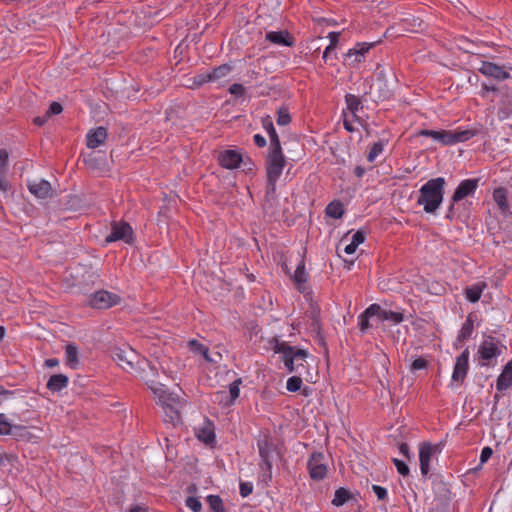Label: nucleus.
<instances>
[{
	"mask_svg": "<svg viewBox=\"0 0 512 512\" xmlns=\"http://www.w3.org/2000/svg\"><path fill=\"white\" fill-rule=\"evenodd\" d=\"M286 166V158L282 147L268 148L265 157L266 169V192L263 207L265 210L272 209L277 202L276 184Z\"/></svg>",
	"mask_w": 512,
	"mask_h": 512,
	"instance_id": "obj_1",
	"label": "nucleus"
},
{
	"mask_svg": "<svg viewBox=\"0 0 512 512\" xmlns=\"http://www.w3.org/2000/svg\"><path fill=\"white\" fill-rule=\"evenodd\" d=\"M446 181L443 177H437L428 180L419 190L417 203L423 206L426 213H435L440 207L443 197Z\"/></svg>",
	"mask_w": 512,
	"mask_h": 512,
	"instance_id": "obj_2",
	"label": "nucleus"
},
{
	"mask_svg": "<svg viewBox=\"0 0 512 512\" xmlns=\"http://www.w3.org/2000/svg\"><path fill=\"white\" fill-rule=\"evenodd\" d=\"M145 363L147 367H149L152 377H149L148 373L143 370V374L140 375V378L145 381L146 385L153 393L154 398L157 400V403L171 407H183L184 402L177 394L168 392L165 385L156 381L158 376L157 368L150 363Z\"/></svg>",
	"mask_w": 512,
	"mask_h": 512,
	"instance_id": "obj_3",
	"label": "nucleus"
},
{
	"mask_svg": "<svg viewBox=\"0 0 512 512\" xmlns=\"http://www.w3.org/2000/svg\"><path fill=\"white\" fill-rule=\"evenodd\" d=\"M478 133L475 129L456 128L454 130H429L422 129L418 135L431 137L434 141L439 142L443 146H451L458 143L466 142L476 136Z\"/></svg>",
	"mask_w": 512,
	"mask_h": 512,
	"instance_id": "obj_4",
	"label": "nucleus"
},
{
	"mask_svg": "<svg viewBox=\"0 0 512 512\" xmlns=\"http://www.w3.org/2000/svg\"><path fill=\"white\" fill-rule=\"evenodd\" d=\"M257 448L261 462L259 466L269 479L272 477L273 460L278 455L276 444L273 442L269 433H262L257 439Z\"/></svg>",
	"mask_w": 512,
	"mask_h": 512,
	"instance_id": "obj_5",
	"label": "nucleus"
},
{
	"mask_svg": "<svg viewBox=\"0 0 512 512\" xmlns=\"http://www.w3.org/2000/svg\"><path fill=\"white\" fill-rule=\"evenodd\" d=\"M112 358L114 361L117 362V364L125 371L129 373H138L140 376L143 374V370H145L149 377L151 376L150 369L146 370L145 368H142L138 370L139 365V355L138 353L132 349L129 346H123V347H115L111 352Z\"/></svg>",
	"mask_w": 512,
	"mask_h": 512,
	"instance_id": "obj_6",
	"label": "nucleus"
},
{
	"mask_svg": "<svg viewBox=\"0 0 512 512\" xmlns=\"http://www.w3.org/2000/svg\"><path fill=\"white\" fill-rule=\"evenodd\" d=\"M479 178L474 179H465L462 180L457 186L454 194L451 197V204L448 208L446 218L449 220H454L458 218L455 212V203L463 200L468 196H473L479 186Z\"/></svg>",
	"mask_w": 512,
	"mask_h": 512,
	"instance_id": "obj_7",
	"label": "nucleus"
},
{
	"mask_svg": "<svg viewBox=\"0 0 512 512\" xmlns=\"http://www.w3.org/2000/svg\"><path fill=\"white\" fill-rule=\"evenodd\" d=\"M121 302V297L107 290H98L89 295L87 304L94 309H109Z\"/></svg>",
	"mask_w": 512,
	"mask_h": 512,
	"instance_id": "obj_8",
	"label": "nucleus"
},
{
	"mask_svg": "<svg viewBox=\"0 0 512 512\" xmlns=\"http://www.w3.org/2000/svg\"><path fill=\"white\" fill-rule=\"evenodd\" d=\"M134 240V231L131 225L125 221H114L111 224V232L105 238V243H113L123 241L126 244H131Z\"/></svg>",
	"mask_w": 512,
	"mask_h": 512,
	"instance_id": "obj_9",
	"label": "nucleus"
},
{
	"mask_svg": "<svg viewBox=\"0 0 512 512\" xmlns=\"http://www.w3.org/2000/svg\"><path fill=\"white\" fill-rule=\"evenodd\" d=\"M307 357L308 352L306 350L296 347L289 357H285L284 365L288 372L302 376L306 372Z\"/></svg>",
	"mask_w": 512,
	"mask_h": 512,
	"instance_id": "obj_10",
	"label": "nucleus"
},
{
	"mask_svg": "<svg viewBox=\"0 0 512 512\" xmlns=\"http://www.w3.org/2000/svg\"><path fill=\"white\" fill-rule=\"evenodd\" d=\"M501 354V350L493 337H488L479 346L477 355L481 366H489L493 359Z\"/></svg>",
	"mask_w": 512,
	"mask_h": 512,
	"instance_id": "obj_11",
	"label": "nucleus"
},
{
	"mask_svg": "<svg viewBox=\"0 0 512 512\" xmlns=\"http://www.w3.org/2000/svg\"><path fill=\"white\" fill-rule=\"evenodd\" d=\"M440 446L437 444H431L428 442H424L419 447V462H420V471L422 476H427L430 471V463L432 457L438 453H440Z\"/></svg>",
	"mask_w": 512,
	"mask_h": 512,
	"instance_id": "obj_12",
	"label": "nucleus"
},
{
	"mask_svg": "<svg viewBox=\"0 0 512 512\" xmlns=\"http://www.w3.org/2000/svg\"><path fill=\"white\" fill-rule=\"evenodd\" d=\"M324 459V454L320 452H314L308 459L307 468L313 480H322L327 475V466Z\"/></svg>",
	"mask_w": 512,
	"mask_h": 512,
	"instance_id": "obj_13",
	"label": "nucleus"
},
{
	"mask_svg": "<svg viewBox=\"0 0 512 512\" xmlns=\"http://www.w3.org/2000/svg\"><path fill=\"white\" fill-rule=\"evenodd\" d=\"M478 71L482 75L491 77L497 81H503L510 77V73L505 69L504 66H499L489 61H482Z\"/></svg>",
	"mask_w": 512,
	"mask_h": 512,
	"instance_id": "obj_14",
	"label": "nucleus"
},
{
	"mask_svg": "<svg viewBox=\"0 0 512 512\" xmlns=\"http://www.w3.org/2000/svg\"><path fill=\"white\" fill-rule=\"evenodd\" d=\"M469 368V350L468 348L456 358L454 369L452 373V380L456 382H463Z\"/></svg>",
	"mask_w": 512,
	"mask_h": 512,
	"instance_id": "obj_15",
	"label": "nucleus"
},
{
	"mask_svg": "<svg viewBox=\"0 0 512 512\" xmlns=\"http://www.w3.org/2000/svg\"><path fill=\"white\" fill-rule=\"evenodd\" d=\"M217 160L223 168L232 170L239 167L242 155L237 150L227 149L218 154Z\"/></svg>",
	"mask_w": 512,
	"mask_h": 512,
	"instance_id": "obj_16",
	"label": "nucleus"
},
{
	"mask_svg": "<svg viewBox=\"0 0 512 512\" xmlns=\"http://www.w3.org/2000/svg\"><path fill=\"white\" fill-rule=\"evenodd\" d=\"M373 46L372 43H358L355 47L348 50L345 55V60L349 65H355L360 63L364 59V55L370 50Z\"/></svg>",
	"mask_w": 512,
	"mask_h": 512,
	"instance_id": "obj_17",
	"label": "nucleus"
},
{
	"mask_svg": "<svg viewBox=\"0 0 512 512\" xmlns=\"http://www.w3.org/2000/svg\"><path fill=\"white\" fill-rule=\"evenodd\" d=\"M265 39L275 45L291 47L294 45V38L287 30L269 31Z\"/></svg>",
	"mask_w": 512,
	"mask_h": 512,
	"instance_id": "obj_18",
	"label": "nucleus"
},
{
	"mask_svg": "<svg viewBox=\"0 0 512 512\" xmlns=\"http://www.w3.org/2000/svg\"><path fill=\"white\" fill-rule=\"evenodd\" d=\"M108 137L107 129L105 127H97L89 130L86 135L88 148L95 149L103 144Z\"/></svg>",
	"mask_w": 512,
	"mask_h": 512,
	"instance_id": "obj_19",
	"label": "nucleus"
},
{
	"mask_svg": "<svg viewBox=\"0 0 512 512\" xmlns=\"http://www.w3.org/2000/svg\"><path fill=\"white\" fill-rule=\"evenodd\" d=\"M29 191L38 198H47L52 195L51 184L44 180H34L28 182Z\"/></svg>",
	"mask_w": 512,
	"mask_h": 512,
	"instance_id": "obj_20",
	"label": "nucleus"
},
{
	"mask_svg": "<svg viewBox=\"0 0 512 512\" xmlns=\"http://www.w3.org/2000/svg\"><path fill=\"white\" fill-rule=\"evenodd\" d=\"M292 280L299 292L304 293L307 290L306 283L308 280V273L306 272L305 262L303 259L297 265L296 270L292 276Z\"/></svg>",
	"mask_w": 512,
	"mask_h": 512,
	"instance_id": "obj_21",
	"label": "nucleus"
},
{
	"mask_svg": "<svg viewBox=\"0 0 512 512\" xmlns=\"http://www.w3.org/2000/svg\"><path fill=\"white\" fill-rule=\"evenodd\" d=\"M512 386V359L504 366L501 374L498 376L496 388L498 391L507 390Z\"/></svg>",
	"mask_w": 512,
	"mask_h": 512,
	"instance_id": "obj_22",
	"label": "nucleus"
},
{
	"mask_svg": "<svg viewBox=\"0 0 512 512\" xmlns=\"http://www.w3.org/2000/svg\"><path fill=\"white\" fill-rule=\"evenodd\" d=\"M262 126L267 132L270 140L269 148L281 147L280 139L269 116L262 119Z\"/></svg>",
	"mask_w": 512,
	"mask_h": 512,
	"instance_id": "obj_23",
	"label": "nucleus"
},
{
	"mask_svg": "<svg viewBox=\"0 0 512 512\" xmlns=\"http://www.w3.org/2000/svg\"><path fill=\"white\" fill-rule=\"evenodd\" d=\"M66 365L71 369H77L80 365L79 351L75 344H67L65 346Z\"/></svg>",
	"mask_w": 512,
	"mask_h": 512,
	"instance_id": "obj_24",
	"label": "nucleus"
},
{
	"mask_svg": "<svg viewBox=\"0 0 512 512\" xmlns=\"http://www.w3.org/2000/svg\"><path fill=\"white\" fill-rule=\"evenodd\" d=\"M487 287L485 282H477L471 286H468L464 290V295L468 301L475 303L479 301L482 292Z\"/></svg>",
	"mask_w": 512,
	"mask_h": 512,
	"instance_id": "obj_25",
	"label": "nucleus"
},
{
	"mask_svg": "<svg viewBox=\"0 0 512 512\" xmlns=\"http://www.w3.org/2000/svg\"><path fill=\"white\" fill-rule=\"evenodd\" d=\"M69 379L64 374H55L52 375L48 382L47 388L52 392H59L62 389L66 388L68 385Z\"/></svg>",
	"mask_w": 512,
	"mask_h": 512,
	"instance_id": "obj_26",
	"label": "nucleus"
},
{
	"mask_svg": "<svg viewBox=\"0 0 512 512\" xmlns=\"http://www.w3.org/2000/svg\"><path fill=\"white\" fill-rule=\"evenodd\" d=\"M493 200L503 213L509 212V203L507 198V190L499 187L493 191Z\"/></svg>",
	"mask_w": 512,
	"mask_h": 512,
	"instance_id": "obj_27",
	"label": "nucleus"
},
{
	"mask_svg": "<svg viewBox=\"0 0 512 512\" xmlns=\"http://www.w3.org/2000/svg\"><path fill=\"white\" fill-rule=\"evenodd\" d=\"M474 330V315L469 314L462 324V327L459 331V334L457 336L458 342H464L467 339H469L473 333Z\"/></svg>",
	"mask_w": 512,
	"mask_h": 512,
	"instance_id": "obj_28",
	"label": "nucleus"
},
{
	"mask_svg": "<svg viewBox=\"0 0 512 512\" xmlns=\"http://www.w3.org/2000/svg\"><path fill=\"white\" fill-rule=\"evenodd\" d=\"M164 410V421L172 425H176L180 422V410L182 407L165 406L161 405Z\"/></svg>",
	"mask_w": 512,
	"mask_h": 512,
	"instance_id": "obj_29",
	"label": "nucleus"
},
{
	"mask_svg": "<svg viewBox=\"0 0 512 512\" xmlns=\"http://www.w3.org/2000/svg\"><path fill=\"white\" fill-rule=\"evenodd\" d=\"M232 71V66L229 64H222L218 67L213 68L209 73L212 82L219 81L226 78Z\"/></svg>",
	"mask_w": 512,
	"mask_h": 512,
	"instance_id": "obj_30",
	"label": "nucleus"
},
{
	"mask_svg": "<svg viewBox=\"0 0 512 512\" xmlns=\"http://www.w3.org/2000/svg\"><path fill=\"white\" fill-rule=\"evenodd\" d=\"M325 212L333 219H340L344 214L343 204L340 201H332L326 206Z\"/></svg>",
	"mask_w": 512,
	"mask_h": 512,
	"instance_id": "obj_31",
	"label": "nucleus"
},
{
	"mask_svg": "<svg viewBox=\"0 0 512 512\" xmlns=\"http://www.w3.org/2000/svg\"><path fill=\"white\" fill-rule=\"evenodd\" d=\"M295 348V346H290L286 342L279 341L277 339L275 340V344L273 346L274 352L282 355L281 358L283 363L285 362V357H289Z\"/></svg>",
	"mask_w": 512,
	"mask_h": 512,
	"instance_id": "obj_32",
	"label": "nucleus"
},
{
	"mask_svg": "<svg viewBox=\"0 0 512 512\" xmlns=\"http://www.w3.org/2000/svg\"><path fill=\"white\" fill-rule=\"evenodd\" d=\"M377 98L379 100H387L393 95V88L388 82H376Z\"/></svg>",
	"mask_w": 512,
	"mask_h": 512,
	"instance_id": "obj_33",
	"label": "nucleus"
},
{
	"mask_svg": "<svg viewBox=\"0 0 512 512\" xmlns=\"http://www.w3.org/2000/svg\"><path fill=\"white\" fill-rule=\"evenodd\" d=\"M350 497V492L347 489L341 487L335 491L332 504L336 507L343 506L350 499Z\"/></svg>",
	"mask_w": 512,
	"mask_h": 512,
	"instance_id": "obj_34",
	"label": "nucleus"
},
{
	"mask_svg": "<svg viewBox=\"0 0 512 512\" xmlns=\"http://www.w3.org/2000/svg\"><path fill=\"white\" fill-rule=\"evenodd\" d=\"M188 345L192 352L201 354L205 358V360H207L209 362L213 361L209 357V348L207 346H205L204 344L198 342L197 340H190Z\"/></svg>",
	"mask_w": 512,
	"mask_h": 512,
	"instance_id": "obj_35",
	"label": "nucleus"
},
{
	"mask_svg": "<svg viewBox=\"0 0 512 512\" xmlns=\"http://www.w3.org/2000/svg\"><path fill=\"white\" fill-rule=\"evenodd\" d=\"M212 401L223 407H229L234 404L232 399H229V395L226 390H220L212 394Z\"/></svg>",
	"mask_w": 512,
	"mask_h": 512,
	"instance_id": "obj_36",
	"label": "nucleus"
},
{
	"mask_svg": "<svg viewBox=\"0 0 512 512\" xmlns=\"http://www.w3.org/2000/svg\"><path fill=\"white\" fill-rule=\"evenodd\" d=\"M345 101L347 108L352 113L353 116H356V113L360 108H362L361 100L358 96L353 94H347L345 96Z\"/></svg>",
	"mask_w": 512,
	"mask_h": 512,
	"instance_id": "obj_37",
	"label": "nucleus"
},
{
	"mask_svg": "<svg viewBox=\"0 0 512 512\" xmlns=\"http://www.w3.org/2000/svg\"><path fill=\"white\" fill-rule=\"evenodd\" d=\"M510 113H512V93L506 91L502 96L499 114H504L505 116H508Z\"/></svg>",
	"mask_w": 512,
	"mask_h": 512,
	"instance_id": "obj_38",
	"label": "nucleus"
},
{
	"mask_svg": "<svg viewBox=\"0 0 512 512\" xmlns=\"http://www.w3.org/2000/svg\"><path fill=\"white\" fill-rule=\"evenodd\" d=\"M388 74H394L393 69L390 66L386 67L384 65L378 64L375 69L376 82H388Z\"/></svg>",
	"mask_w": 512,
	"mask_h": 512,
	"instance_id": "obj_39",
	"label": "nucleus"
},
{
	"mask_svg": "<svg viewBox=\"0 0 512 512\" xmlns=\"http://www.w3.org/2000/svg\"><path fill=\"white\" fill-rule=\"evenodd\" d=\"M209 507L214 512H224V504L222 499L218 495H209L207 497Z\"/></svg>",
	"mask_w": 512,
	"mask_h": 512,
	"instance_id": "obj_40",
	"label": "nucleus"
},
{
	"mask_svg": "<svg viewBox=\"0 0 512 512\" xmlns=\"http://www.w3.org/2000/svg\"><path fill=\"white\" fill-rule=\"evenodd\" d=\"M192 81L193 82L190 86L191 88H199L202 85H204L205 83L212 82L209 72H203V73L195 75L193 77Z\"/></svg>",
	"mask_w": 512,
	"mask_h": 512,
	"instance_id": "obj_41",
	"label": "nucleus"
},
{
	"mask_svg": "<svg viewBox=\"0 0 512 512\" xmlns=\"http://www.w3.org/2000/svg\"><path fill=\"white\" fill-rule=\"evenodd\" d=\"M383 149V141L375 142L368 152L367 160L372 163L383 152Z\"/></svg>",
	"mask_w": 512,
	"mask_h": 512,
	"instance_id": "obj_42",
	"label": "nucleus"
},
{
	"mask_svg": "<svg viewBox=\"0 0 512 512\" xmlns=\"http://www.w3.org/2000/svg\"><path fill=\"white\" fill-rule=\"evenodd\" d=\"M241 383L242 380L238 378L229 385L227 394L229 395V399H232L233 402H235V400L239 397Z\"/></svg>",
	"mask_w": 512,
	"mask_h": 512,
	"instance_id": "obj_43",
	"label": "nucleus"
},
{
	"mask_svg": "<svg viewBox=\"0 0 512 512\" xmlns=\"http://www.w3.org/2000/svg\"><path fill=\"white\" fill-rule=\"evenodd\" d=\"M301 385H302L301 376L300 375L292 376V377L288 378V380L286 382V389L289 392H297L298 390H300Z\"/></svg>",
	"mask_w": 512,
	"mask_h": 512,
	"instance_id": "obj_44",
	"label": "nucleus"
},
{
	"mask_svg": "<svg viewBox=\"0 0 512 512\" xmlns=\"http://www.w3.org/2000/svg\"><path fill=\"white\" fill-rule=\"evenodd\" d=\"M198 438L206 444L212 443L215 439V433L210 427H204L200 430Z\"/></svg>",
	"mask_w": 512,
	"mask_h": 512,
	"instance_id": "obj_45",
	"label": "nucleus"
},
{
	"mask_svg": "<svg viewBox=\"0 0 512 512\" xmlns=\"http://www.w3.org/2000/svg\"><path fill=\"white\" fill-rule=\"evenodd\" d=\"M365 315H368V317H377L379 320L382 321V314L385 313V310L381 308L378 304H371L368 308L365 310Z\"/></svg>",
	"mask_w": 512,
	"mask_h": 512,
	"instance_id": "obj_46",
	"label": "nucleus"
},
{
	"mask_svg": "<svg viewBox=\"0 0 512 512\" xmlns=\"http://www.w3.org/2000/svg\"><path fill=\"white\" fill-rule=\"evenodd\" d=\"M382 321H391L398 324L403 321V315L399 312L385 310V313L382 314Z\"/></svg>",
	"mask_w": 512,
	"mask_h": 512,
	"instance_id": "obj_47",
	"label": "nucleus"
},
{
	"mask_svg": "<svg viewBox=\"0 0 512 512\" xmlns=\"http://www.w3.org/2000/svg\"><path fill=\"white\" fill-rule=\"evenodd\" d=\"M277 124L280 126L288 125L291 122V117L286 108H280L277 111Z\"/></svg>",
	"mask_w": 512,
	"mask_h": 512,
	"instance_id": "obj_48",
	"label": "nucleus"
},
{
	"mask_svg": "<svg viewBox=\"0 0 512 512\" xmlns=\"http://www.w3.org/2000/svg\"><path fill=\"white\" fill-rule=\"evenodd\" d=\"M185 505L193 512H201L202 510V504L200 500L193 496L187 497V499L185 500Z\"/></svg>",
	"mask_w": 512,
	"mask_h": 512,
	"instance_id": "obj_49",
	"label": "nucleus"
},
{
	"mask_svg": "<svg viewBox=\"0 0 512 512\" xmlns=\"http://www.w3.org/2000/svg\"><path fill=\"white\" fill-rule=\"evenodd\" d=\"M12 432V425L4 414H0V434L9 435Z\"/></svg>",
	"mask_w": 512,
	"mask_h": 512,
	"instance_id": "obj_50",
	"label": "nucleus"
},
{
	"mask_svg": "<svg viewBox=\"0 0 512 512\" xmlns=\"http://www.w3.org/2000/svg\"><path fill=\"white\" fill-rule=\"evenodd\" d=\"M370 320V317H368V315H365V311H363L359 316H358V325H359V328L361 330V332H366L369 328H371V324L369 322Z\"/></svg>",
	"mask_w": 512,
	"mask_h": 512,
	"instance_id": "obj_51",
	"label": "nucleus"
},
{
	"mask_svg": "<svg viewBox=\"0 0 512 512\" xmlns=\"http://www.w3.org/2000/svg\"><path fill=\"white\" fill-rule=\"evenodd\" d=\"M393 463L396 466L397 471L400 475H402L404 477L409 475V472H410L409 467L407 466V464L404 461L394 458Z\"/></svg>",
	"mask_w": 512,
	"mask_h": 512,
	"instance_id": "obj_52",
	"label": "nucleus"
},
{
	"mask_svg": "<svg viewBox=\"0 0 512 512\" xmlns=\"http://www.w3.org/2000/svg\"><path fill=\"white\" fill-rule=\"evenodd\" d=\"M427 365V361L424 358L419 357L411 363L410 370L414 372L417 370L425 369Z\"/></svg>",
	"mask_w": 512,
	"mask_h": 512,
	"instance_id": "obj_53",
	"label": "nucleus"
},
{
	"mask_svg": "<svg viewBox=\"0 0 512 512\" xmlns=\"http://www.w3.org/2000/svg\"><path fill=\"white\" fill-rule=\"evenodd\" d=\"M372 490L377 496L378 500L383 501L387 498L388 493L386 488L379 485H372Z\"/></svg>",
	"mask_w": 512,
	"mask_h": 512,
	"instance_id": "obj_54",
	"label": "nucleus"
},
{
	"mask_svg": "<svg viewBox=\"0 0 512 512\" xmlns=\"http://www.w3.org/2000/svg\"><path fill=\"white\" fill-rule=\"evenodd\" d=\"M229 92L234 96L241 97L245 94V88L242 84L235 83L229 87Z\"/></svg>",
	"mask_w": 512,
	"mask_h": 512,
	"instance_id": "obj_55",
	"label": "nucleus"
},
{
	"mask_svg": "<svg viewBox=\"0 0 512 512\" xmlns=\"http://www.w3.org/2000/svg\"><path fill=\"white\" fill-rule=\"evenodd\" d=\"M492 454H493V450L491 447H489V446L484 447L481 450L480 463L481 464L486 463L491 458Z\"/></svg>",
	"mask_w": 512,
	"mask_h": 512,
	"instance_id": "obj_56",
	"label": "nucleus"
},
{
	"mask_svg": "<svg viewBox=\"0 0 512 512\" xmlns=\"http://www.w3.org/2000/svg\"><path fill=\"white\" fill-rule=\"evenodd\" d=\"M63 108L62 105L58 102H52L49 106V109L46 113V115L49 117L50 115H57L62 112Z\"/></svg>",
	"mask_w": 512,
	"mask_h": 512,
	"instance_id": "obj_57",
	"label": "nucleus"
},
{
	"mask_svg": "<svg viewBox=\"0 0 512 512\" xmlns=\"http://www.w3.org/2000/svg\"><path fill=\"white\" fill-rule=\"evenodd\" d=\"M365 241V234L362 231H357L353 234L351 243L358 247Z\"/></svg>",
	"mask_w": 512,
	"mask_h": 512,
	"instance_id": "obj_58",
	"label": "nucleus"
},
{
	"mask_svg": "<svg viewBox=\"0 0 512 512\" xmlns=\"http://www.w3.org/2000/svg\"><path fill=\"white\" fill-rule=\"evenodd\" d=\"M339 37H340V33L339 32H330L328 34V38H329V41H330L328 46H330V47L335 49L337 44H338Z\"/></svg>",
	"mask_w": 512,
	"mask_h": 512,
	"instance_id": "obj_59",
	"label": "nucleus"
},
{
	"mask_svg": "<svg viewBox=\"0 0 512 512\" xmlns=\"http://www.w3.org/2000/svg\"><path fill=\"white\" fill-rule=\"evenodd\" d=\"M252 492V485L249 483H241L240 484V495L242 497H247Z\"/></svg>",
	"mask_w": 512,
	"mask_h": 512,
	"instance_id": "obj_60",
	"label": "nucleus"
},
{
	"mask_svg": "<svg viewBox=\"0 0 512 512\" xmlns=\"http://www.w3.org/2000/svg\"><path fill=\"white\" fill-rule=\"evenodd\" d=\"M14 395L13 391L5 389L3 386H0V404L7 400L8 398Z\"/></svg>",
	"mask_w": 512,
	"mask_h": 512,
	"instance_id": "obj_61",
	"label": "nucleus"
},
{
	"mask_svg": "<svg viewBox=\"0 0 512 512\" xmlns=\"http://www.w3.org/2000/svg\"><path fill=\"white\" fill-rule=\"evenodd\" d=\"M253 140H254L255 145H256L257 147H259V148H263V147H265V146H266V143H267V142H266V139H265V137H263V136H262V135H260V134H255V135L253 136Z\"/></svg>",
	"mask_w": 512,
	"mask_h": 512,
	"instance_id": "obj_62",
	"label": "nucleus"
},
{
	"mask_svg": "<svg viewBox=\"0 0 512 512\" xmlns=\"http://www.w3.org/2000/svg\"><path fill=\"white\" fill-rule=\"evenodd\" d=\"M490 91L496 92L497 88L495 86H489L486 83H482V85H481V92H480L481 96L482 97H486V94L488 92H490Z\"/></svg>",
	"mask_w": 512,
	"mask_h": 512,
	"instance_id": "obj_63",
	"label": "nucleus"
},
{
	"mask_svg": "<svg viewBox=\"0 0 512 512\" xmlns=\"http://www.w3.org/2000/svg\"><path fill=\"white\" fill-rule=\"evenodd\" d=\"M399 451L403 456L410 458V450L408 444L401 443L399 446Z\"/></svg>",
	"mask_w": 512,
	"mask_h": 512,
	"instance_id": "obj_64",
	"label": "nucleus"
}]
</instances>
